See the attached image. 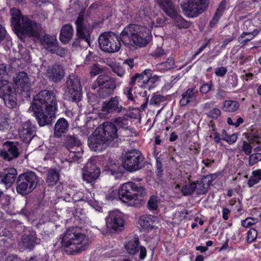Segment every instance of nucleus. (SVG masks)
Wrapping results in <instances>:
<instances>
[{
	"label": "nucleus",
	"mask_w": 261,
	"mask_h": 261,
	"mask_svg": "<svg viewBox=\"0 0 261 261\" xmlns=\"http://www.w3.org/2000/svg\"><path fill=\"white\" fill-rule=\"evenodd\" d=\"M258 33V31L256 30L251 32H243L238 38V41L241 44H244L247 42L250 41L254 36Z\"/></svg>",
	"instance_id": "nucleus-38"
},
{
	"label": "nucleus",
	"mask_w": 261,
	"mask_h": 261,
	"mask_svg": "<svg viewBox=\"0 0 261 261\" xmlns=\"http://www.w3.org/2000/svg\"><path fill=\"white\" fill-rule=\"evenodd\" d=\"M9 123L8 119L5 118L3 121L0 122V130H5L9 128Z\"/></svg>",
	"instance_id": "nucleus-64"
},
{
	"label": "nucleus",
	"mask_w": 261,
	"mask_h": 261,
	"mask_svg": "<svg viewBox=\"0 0 261 261\" xmlns=\"http://www.w3.org/2000/svg\"><path fill=\"white\" fill-rule=\"evenodd\" d=\"M66 94L69 100L78 102L82 99V87L79 78L70 74L66 81Z\"/></svg>",
	"instance_id": "nucleus-11"
},
{
	"label": "nucleus",
	"mask_w": 261,
	"mask_h": 261,
	"mask_svg": "<svg viewBox=\"0 0 261 261\" xmlns=\"http://www.w3.org/2000/svg\"><path fill=\"white\" fill-rule=\"evenodd\" d=\"M39 183V178L36 173L28 171L20 174L17 177L16 191L22 195L31 193Z\"/></svg>",
	"instance_id": "nucleus-5"
},
{
	"label": "nucleus",
	"mask_w": 261,
	"mask_h": 261,
	"mask_svg": "<svg viewBox=\"0 0 261 261\" xmlns=\"http://www.w3.org/2000/svg\"><path fill=\"white\" fill-rule=\"evenodd\" d=\"M118 196V191L115 189H110L106 194V199L109 200H112Z\"/></svg>",
	"instance_id": "nucleus-52"
},
{
	"label": "nucleus",
	"mask_w": 261,
	"mask_h": 261,
	"mask_svg": "<svg viewBox=\"0 0 261 261\" xmlns=\"http://www.w3.org/2000/svg\"><path fill=\"white\" fill-rule=\"evenodd\" d=\"M100 173V169L92 161H89L83 169V179L87 182L91 183L98 177Z\"/></svg>",
	"instance_id": "nucleus-19"
},
{
	"label": "nucleus",
	"mask_w": 261,
	"mask_h": 261,
	"mask_svg": "<svg viewBox=\"0 0 261 261\" xmlns=\"http://www.w3.org/2000/svg\"><path fill=\"white\" fill-rule=\"evenodd\" d=\"M139 238H135L134 240L128 242L125 245V248L128 253L131 255H134L139 250Z\"/></svg>",
	"instance_id": "nucleus-33"
},
{
	"label": "nucleus",
	"mask_w": 261,
	"mask_h": 261,
	"mask_svg": "<svg viewBox=\"0 0 261 261\" xmlns=\"http://www.w3.org/2000/svg\"><path fill=\"white\" fill-rule=\"evenodd\" d=\"M75 24L77 36L90 45V36L93 30L92 24L86 20L84 15L80 13L75 21Z\"/></svg>",
	"instance_id": "nucleus-15"
},
{
	"label": "nucleus",
	"mask_w": 261,
	"mask_h": 261,
	"mask_svg": "<svg viewBox=\"0 0 261 261\" xmlns=\"http://www.w3.org/2000/svg\"><path fill=\"white\" fill-rule=\"evenodd\" d=\"M166 54V51L162 48L158 47L152 53V55L154 57H160Z\"/></svg>",
	"instance_id": "nucleus-62"
},
{
	"label": "nucleus",
	"mask_w": 261,
	"mask_h": 261,
	"mask_svg": "<svg viewBox=\"0 0 261 261\" xmlns=\"http://www.w3.org/2000/svg\"><path fill=\"white\" fill-rule=\"evenodd\" d=\"M226 5V0H222L220 3L218 8H217L215 13L222 15L223 12L225 9Z\"/></svg>",
	"instance_id": "nucleus-57"
},
{
	"label": "nucleus",
	"mask_w": 261,
	"mask_h": 261,
	"mask_svg": "<svg viewBox=\"0 0 261 261\" xmlns=\"http://www.w3.org/2000/svg\"><path fill=\"white\" fill-rule=\"evenodd\" d=\"M158 197L157 196H151L147 202V207L150 210H156L158 208Z\"/></svg>",
	"instance_id": "nucleus-46"
},
{
	"label": "nucleus",
	"mask_w": 261,
	"mask_h": 261,
	"mask_svg": "<svg viewBox=\"0 0 261 261\" xmlns=\"http://www.w3.org/2000/svg\"><path fill=\"white\" fill-rule=\"evenodd\" d=\"M222 15H220L216 13H215L213 19L210 21L209 23V26L211 28H214L216 26V24L218 23L219 19L221 17Z\"/></svg>",
	"instance_id": "nucleus-58"
},
{
	"label": "nucleus",
	"mask_w": 261,
	"mask_h": 261,
	"mask_svg": "<svg viewBox=\"0 0 261 261\" xmlns=\"http://www.w3.org/2000/svg\"><path fill=\"white\" fill-rule=\"evenodd\" d=\"M209 5V0H187L181 5L186 16L193 18L205 11Z\"/></svg>",
	"instance_id": "nucleus-10"
},
{
	"label": "nucleus",
	"mask_w": 261,
	"mask_h": 261,
	"mask_svg": "<svg viewBox=\"0 0 261 261\" xmlns=\"http://www.w3.org/2000/svg\"><path fill=\"white\" fill-rule=\"evenodd\" d=\"M41 44L51 54H56L62 57L67 53V50L59 45L57 38L54 35L45 34L40 39Z\"/></svg>",
	"instance_id": "nucleus-14"
},
{
	"label": "nucleus",
	"mask_w": 261,
	"mask_h": 261,
	"mask_svg": "<svg viewBox=\"0 0 261 261\" xmlns=\"http://www.w3.org/2000/svg\"><path fill=\"white\" fill-rule=\"evenodd\" d=\"M239 103L236 100H226L223 102V110L227 112H234L239 108Z\"/></svg>",
	"instance_id": "nucleus-34"
},
{
	"label": "nucleus",
	"mask_w": 261,
	"mask_h": 261,
	"mask_svg": "<svg viewBox=\"0 0 261 261\" xmlns=\"http://www.w3.org/2000/svg\"><path fill=\"white\" fill-rule=\"evenodd\" d=\"M160 68L164 70H170L175 67V61L173 57H169L167 61L159 64Z\"/></svg>",
	"instance_id": "nucleus-42"
},
{
	"label": "nucleus",
	"mask_w": 261,
	"mask_h": 261,
	"mask_svg": "<svg viewBox=\"0 0 261 261\" xmlns=\"http://www.w3.org/2000/svg\"><path fill=\"white\" fill-rule=\"evenodd\" d=\"M197 188L195 182L186 183L182 187L181 194L184 196L191 195Z\"/></svg>",
	"instance_id": "nucleus-39"
},
{
	"label": "nucleus",
	"mask_w": 261,
	"mask_h": 261,
	"mask_svg": "<svg viewBox=\"0 0 261 261\" xmlns=\"http://www.w3.org/2000/svg\"><path fill=\"white\" fill-rule=\"evenodd\" d=\"M99 47L105 52L113 53L118 51L121 44L118 36L113 32H105L98 38Z\"/></svg>",
	"instance_id": "nucleus-8"
},
{
	"label": "nucleus",
	"mask_w": 261,
	"mask_h": 261,
	"mask_svg": "<svg viewBox=\"0 0 261 261\" xmlns=\"http://www.w3.org/2000/svg\"><path fill=\"white\" fill-rule=\"evenodd\" d=\"M257 231L254 229H250L247 233V241L248 243L253 242L257 238Z\"/></svg>",
	"instance_id": "nucleus-51"
},
{
	"label": "nucleus",
	"mask_w": 261,
	"mask_h": 261,
	"mask_svg": "<svg viewBox=\"0 0 261 261\" xmlns=\"http://www.w3.org/2000/svg\"><path fill=\"white\" fill-rule=\"evenodd\" d=\"M151 31L148 28L131 24L124 28L120 34L121 41L126 46H145L151 40Z\"/></svg>",
	"instance_id": "nucleus-2"
},
{
	"label": "nucleus",
	"mask_w": 261,
	"mask_h": 261,
	"mask_svg": "<svg viewBox=\"0 0 261 261\" xmlns=\"http://www.w3.org/2000/svg\"><path fill=\"white\" fill-rule=\"evenodd\" d=\"M261 160L260 153H254L250 155L249 158V165L250 166H253L259 161Z\"/></svg>",
	"instance_id": "nucleus-49"
},
{
	"label": "nucleus",
	"mask_w": 261,
	"mask_h": 261,
	"mask_svg": "<svg viewBox=\"0 0 261 261\" xmlns=\"http://www.w3.org/2000/svg\"><path fill=\"white\" fill-rule=\"evenodd\" d=\"M12 24L17 36L22 40L27 36L36 35L35 26L36 23L28 16L22 15L20 11L16 9H11Z\"/></svg>",
	"instance_id": "nucleus-4"
},
{
	"label": "nucleus",
	"mask_w": 261,
	"mask_h": 261,
	"mask_svg": "<svg viewBox=\"0 0 261 261\" xmlns=\"http://www.w3.org/2000/svg\"><path fill=\"white\" fill-rule=\"evenodd\" d=\"M12 86V84L7 80H0V98L10 108H14L17 105L16 94Z\"/></svg>",
	"instance_id": "nucleus-12"
},
{
	"label": "nucleus",
	"mask_w": 261,
	"mask_h": 261,
	"mask_svg": "<svg viewBox=\"0 0 261 261\" xmlns=\"http://www.w3.org/2000/svg\"><path fill=\"white\" fill-rule=\"evenodd\" d=\"M88 144L89 147L95 151H102L110 146L97 129L89 137Z\"/></svg>",
	"instance_id": "nucleus-18"
},
{
	"label": "nucleus",
	"mask_w": 261,
	"mask_h": 261,
	"mask_svg": "<svg viewBox=\"0 0 261 261\" xmlns=\"http://www.w3.org/2000/svg\"><path fill=\"white\" fill-rule=\"evenodd\" d=\"M36 135V127L30 121L23 123L19 130V136L21 140L28 143Z\"/></svg>",
	"instance_id": "nucleus-21"
},
{
	"label": "nucleus",
	"mask_w": 261,
	"mask_h": 261,
	"mask_svg": "<svg viewBox=\"0 0 261 261\" xmlns=\"http://www.w3.org/2000/svg\"><path fill=\"white\" fill-rule=\"evenodd\" d=\"M113 71L120 77H122L125 73L124 68L120 66L114 67L113 68Z\"/></svg>",
	"instance_id": "nucleus-56"
},
{
	"label": "nucleus",
	"mask_w": 261,
	"mask_h": 261,
	"mask_svg": "<svg viewBox=\"0 0 261 261\" xmlns=\"http://www.w3.org/2000/svg\"><path fill=\"white\" fill-rule=\"evenodd\" d=\"M221 136L222 140H225L229 144L234 143L237 139V136L236 134H233L229 136L227 134L226 132L224 129L222 130Z\"/></svg>",
	"instance_id": "nucleus-44"
},
{
	"label": "nucleus",
	"mask_w": 261,
	"mask_h": 261,
	"mask_svg": "<svg viewBox=\"0 0 261 261\" xmlns=\"http://www.w3.org/2000/svg\"><path fill=\"white\" fill-rule=\"evenodd\" d=\"M129 118L130 117L128 114H125L123 116L115 118L114 122L120 127L127 128L129 122Z\"/></svg>",
	"instance_id": "nucleus-41"
},
{
	"label": "nucleus",
	"mask_w": 261,
	"mask_h": 261,
	"mask_svg": "<svg viewBox=\"0 0 261 261\" xmlns=\"http://www.w3.org/2000/svg\"><path fill=\"white\" fill-rule=\"evenodd\" d=\"M65 76L64 67L58 64H55L47 68L46 76L55 83L60 82Z\"/></svg>",
	"instance_id": "nucleus-22"
},
{
	"label": "nucleus",
	"mask_w": 261,
	"mask_h": 261,
	"mask_svg": "<svg viewBox=\"0 0 261 261\" xmlns=\"http://www.w3.org/2000/svg\"><path fill=\"white\" fill-rule=\"evenodd\" d=\"M198 90L195 88L188 89L186 92L182 94V98L180 100V105L181 106H185L190 102L195 100L196 94Z\"/></svg>",
	"instance_id": "nucleus-31"
},
{
	"label": "nucleus",
	"mask_w": 261,
	"mask_h": 261,
	"mask_svg": "<svg viewBox=\"0 0 261 261\" xmlns=\"http://www.w3.org/2000/svg\"><path fill=\"white\" fill-rule=\"evenodd\" d=\"M243 150L246 154L248 155L251 153L252 147L246 141H244L243 142Z\"/></svg>",
	"instance_id": "nucleus-60"
},
{
	"label": "nucleus",
	"mask_w": 261,
	"mask_h": 261,
	"mask_svg": "<svg viewBox=\"0 0 261 261\" xmlns=\"http://www.w3.org/2000/svg\"><path fill=\"white\" fill-rule=\"evenodd\" d=\"M107 142L113 147L118 142V130L115 125L109 122H105L96 128Z\"/></svg>",
	"instance_id": "nucleus-13"
},
{
	"label": "nucleus",
	"mask_w": 261,
	"mask_h": 261,
	"mask_svg": "<svg viewBox=\"0 0 261 261\" xmlns=\"http://www.w3.org/2000/svg\"><path fill=\"white\" fill-rule=\"evenodd\" d=\"M166 100V98L160 94H154L150 100V105H159L164 103Z\"/></svg>",
	"instance_id": "nucleus-45"
},
{
	"label": "nucleus",
	"mask_w": 261,
	"mask_h": 261,
	"mask_svg": "<svg viewBox=\"0 0 261 261\" xmlns=\"http://www.w3.org/2000/svg\"><path fill=\"white\" fill-rule=\"evenodd\" d=\"M106 227L108 231L120 230L123 227L124 221L122 214L118 211L109 212L106 218Z\"/></svg>",
	"instance_id": "nucleus-16"
},
{
	"label": "nucleus",
	"mask_w": 261,
	"mask_h": 261,
	"mask_svg": "<svg viewBox=\"0 0 261 261\" xmlns=\"http://www.w3.org/2000/svg\"><path fill=\"white\" fill-rule=\"evenodd\" d=\"M124 93L126 94L128 100L130 101L134 100V97L132 94V87H127L124 90Z\"/></svg>",
	"instance_id": "nucleus-61"
},
{
	"label": "nucleus",
	"mask_w": 261,
	"mask_h": 261,
	"mask_svg": "<svg viewBox=\"0 0 261 261\" xmlns=\"http://www.w3.org/2000/svg\"><path fill=\"white\" fill-rule=\"evenodd\" d=\"M221 114V110L218 108H213L206 113L208 117L214 119H217Z\"/></svg>",
	"instance_id": "nucleus-47"
},
{
	"label": "nucleus",
	"mask_w": 261,
	"mask_h": 261,
	"mask_svg": "<svg viewBox=\"0 0 261 261\" xmlns=\"http://www.w3.org/2000/svg\"><path fill=\"white\" fill-rule=\"evenodd\" d=\"M247 139L250 142H255L257 143H259L261 141V138L256 135H252L251 136L247 137Z\"/></svg>",
	"instance_id": "nucleus-63"
},
{
	"label": "nucleus",
	"mask_w": 261,
	"mask_h": 261,
	"mask_svg": "<svg viewBox=\"0 0 261 261\" xmlns=\"http://www.w3.org/2000/svg\"><path fill=\"white\" fill-rule=\"evenodd\" d=\"M18 155V149L15 143L9 141L4 144L3 149L0 151L1 156L7 161L17 158Z\"/></svg>",
	"instance_id": "nucleus-20"
},
{
	"label": "nucleus",
	"mask_w": 261,
	"mask_h": 261,
	"mask_svg": "<svg viewBox=\"0 0 261 261\" xmlns=\"http://www.w3.org/2000/svg\"><path fill=\"white\" fill-rule=\"evenodd\" d=\"M139 77H141V80L144 85L150 82L152 83L154 82V77H152V72L150 69H146L141 73H139Z\"/></svg>",
	"instance_id": "nucleus-40"
},
{
	"label": "nucleus",
	"mask_w": 261,
	"mask_h": 261,
	"mask_svg": "<svg viewBox=\"0 0 261 261\" xmlns=\"http://www.w3.org/2000/svg\"><path fill=\"white\" fill-rule=\"evenodd\" d=\"M261 180V169L254 170L251 173V176L247 182V185L249 188L258 184Z\"/></svg>",
	"instance_id": "nucleus-36"
},
{
	"label": "nucleus",
	"mask_w": 261,
	"mask_h": 261,
	"mask_svg": "<svg viewBox=\"0 0 261 261\" xmlns=\"http://www.w3.org/2000/svg\"><path fill=\"white\" fill-rule=\"evenodd\" d=\"M213 180L212 175H207L204 176L200 181L196 182L197 188L196 193L198 195L205 194L209 186L211 184Z\"/></svg>",
	"instance_id": "nucleus-27"
},
{
	"label": "nucleus",
	"mask_w": 261,
	"mask_h": 261,
	"mask_svg": "<svg viewBox=\"0 0 261 261\" xmlns=\"http://www.w3.org/2000/svg\"><path fill=\"white\" fill-rule=\"evenodd\" d=\"M80 142L74 137L68 136L67 137L65 145L67 149H72L73 147L80 144Z\"/></svg>",
	"instance_id": "nucleus-43"
},
{
	"label": "nucleus",
	"mask_w": 261,
	"mask_h": 261,
	"mask_svg": "<svg viewBox=\"0 0 261 261\" xmlns=\"http://www.w3.org/2000/svg\"><path fill=\"white\" fill-rule=\"evenodd\" d=\"M156 3L169 16H174L175 10L171 0H155Z\"/></svg>",
	"instance_id": "nucleus-30"
},
{
	"label": "nucleus",
	"mask_w": 261,
	"mask_h": 261,
	"mask_svg": "<svg viewBox=\"0 0 261 261\" xmlns=\"http://www.w3.org/2000/svg\"><path fill=\"white\" fill-rule=\"evenodd\" d=\"M146 195V190L144 187L131 181L123 184L118 190L119 198L123 202L136 199L138 196Z\"/></svg>",
	"instance_id": "nucleus-6"
},
{
	"label": "nucleus",
	"mask_w": 261,
	"mask_h": 261,
	"mask_svg": "<svg viewBox=\"0 0 261 261\" xmlns=\"http://www.w3.org/2000/svg\"><path fill=\"white\" fill-rule=\"evenodd\" d=\"M159 222V220L157 217L150 215L142 216L139 221L140 225L147 230H150L156 227Z\"/></svg>",
	"instance_id": "nucleus-24"
},
{
	"label": "nucleus",
	"mask_w": 261,
	"mask_h": 261,
	"mask_svg": "<svg viewBox=\"0 0 261 261\" xmlns=\"http://www.w3.org/2000/svg\"><path fill=\"white\" fill-rule=\"evenodd\" d=\"M125 108L120 104V98L115 96L106 100L101 103L100 111L105 116H108L115 113H120Z\"/></svg>",
	"instance_id": "nucleus-17"
},
{
	"label": "nucleus",
	"mask_w": 261,
	"mask_h": 261,
	"mask_svg": "<svg viewBox=\"0 0 261 261\" xmlns=\"http://www.w3.org/2000/svg\"><path fill=\"white\" fill-rule=\"evenodd\" d=\"M73 34V29L71 25H64L60 31V40L63 43H67L72 38Z\"/></svg>",
	"instance_id": "nucleus-29"
},
{
	"label": "nucleus",
	"mask_w": 261,
	"mask_h": 261,
	"mask_svg": "<svg viewBox=\"0 0 261 261\" xmlns=\"http://www.w3.org/2000/svg\"><path fill=\"white\" fill-rule=\"evenodd\" d=\"M30 109H32L40 126L51 123L57 110V100L55 93L50 90L41 91L33 98Z\"/></svg>",
	"instance_id": "nucleus-1"
},
{
	"label": "nucleus",
	"mask_w": 261,
	"mask_h": 261,
	"mask_svg": "<svg viewBox=\"0 0 261 261\" xmlns=\"http://www.w3.org/2000/svg\"><path fill=\"white\" fill-rule=\"evenodd\" d=\"M227 68L225 67H217L215 69V74L219 76H223L227 72Z\"/></svg>",
	"instance_id": "nucleus-59"
},
{
	"label": "nucleus",
	"mask_w": 261,
	"mask_h": 261,
	"mask_svg": "<svg viewBox=\"0 0 261 261\" xmlns=\"http://www.w3.org/2000/svg\"><path fill=\"white\" fill-rule=\"evenodd\" d=\"M109 170L113 175L122 173V169L118 164L114 163L109 166Z\"/></svg>",
	"instance_id": "nucleus-50"
},
{
	"label": "nucleus",
	"mask_w": 261,
	"mask_h": 261,
	"mask_svg": "<svg viewBox=\"0 0 261 261\" xmlns=\"http://www.w3.org/2000/svg\"><path fill=\"white\" fill-rule=\"evenodd\" d=\"M95 86L98 88L97 94L101 98H105L111 94L116 88V82L107 74L98 76L95 82Z\"/></svg>",
	"instance_id": "nucleus-9"
},
{
	"label": "nucleus",
	"mask_w": 261,
	"mask_h": 261,
	"mask_svg": "<svg viewBox=\"0 0 261 261\" xmlns=\"http://www.w3.org/2000/svg\"><path fill=\"white\" fill-rule=\"evenodd\" d=\"M104 70V68H101L98 64H95L92 67L91 69L90 74L92 76H95L97 74L102 73Z\"/></svg>",
	"instance_id": "nucleus-48"
},
{
	"label": "nucleus",
	"mask_w": 261,
	"mask_h": 261,
	"mask_svg": "<svg viewBox=\"0 0 261 261\" xmlns=\"http://www.w3.org/2000/svg\"><path fill=\"white\" fill-rule=\"evenodd\" d=\"M89 243L88 237L82 233L81 230L77 227L68 229L62 239V246L71 253L84 250Z\"/></svg>",
	"instance_id": "nucleus-3"
},
{
	"label": "nucleus",
	"mask_w": 261,
	"mask_h": 261,
	"mask_svg": "<svg viewBox=\"0 0 261 261\" xmlns=\"http://www.w3.org/2000/svg\"><path fill=\"white\" fill-rule=\"evenodd\" d=\"M212 86V82L210 81L209 83L203 84L200 88L199 91L202 94H206L209 92Z\"/></svg>",
	"instance_id": "nucleus-54"
},
{
	"label": "nucleus",
	"mask_w": 261,
	"mask_h": 261,
	"mask_svg": "<svg viewBox=\"0 0 261 261\" xmlns=\"http://www.w3.org/2000/svg\"><path fill=\"white\" fill-rule=\"evenodd\" d=\"M15 83L19 85L22 91H29L31 87V82L29 77L25 72H19L15 79Z\"/></svg>",
	"instance_id": "nucleus-26"
},
{
	"label": "nucleus",
	"mask_w": 261,
	"mask_h": 261,
	"mask_svg": "<svg viewBox=\"0 0 261 261\" xmlns=\"http://www.w3.org/2000/svg\"><path fill=\"white\" fill-rule=\"evenodd\" d=\"M68 128V123L63 118H60L56 123L54 127V136L56 138H60L65 134Z\"/></svg>",
	"instance_id": "nucleus-28"
},
{
	"label": "nucleus",
	"mask_w": 261,
	"mask_h": 261,
	"mask_svg": "<svg viewBox=\"0 0 261 261\" xmlns=\"http://www.w3.org/2000/svg\"><path fill=\"white\" fill-rule=\"evenodd\" d=\"M59 179V174L57 171L54 169L48 170L46 175V182L49 186L55 185Z\"/></svg>",
	"instance_id": "nucleus-35"
},
{
	"label": "nucleus",
	"mask_w": 261,
	"mask_h": 261,
	"mask_svg": "<svg viewBox=\"0 0 261 261\" xmlns=\"http://www.w3.org/2000/svg\"><path fill=\"white\" fill-rule=\"evenodd\" d=\"M256 223V220L251 218H247L242 221V225L245 227H249Z\"/></svg>",
	"instance_id": "nucleus-55"
},
{
	"label": "nucleus",
	"mask_w": 261,
	"mask_h": 261,
	"mask_svg": "<svg viewBox=\"0 0 261 261\" xmlns=\"http://www.w3.org/2000/svg\"><path fill=\"white\" fill-rule=\"evenodd\" d=\"M67 149L69 152V157L72 160V161H75L82 157L83 150L81 144H79L77 146L73 147L72 149Z\"/></svg>",
	"instance_id": "nucleus-37"
},
{
	"label": "nucleus",
	"mask_w": 261,
	"mask_h": 261,
	"mask_svg": "<svg viewBox=\"0 0 261 261\" xmlns=\"http://www.w3.org/2000/svg\"><path fill=\"white\" fill-rule=\"evenodd\" d=\"M38 239L32 234L23 235L21 237V241L18 243L20 249H33L36 244H38Z\"/></svg>",
	"instance_id": "nucleus-25"
},
{
	"label": "nucleus",
	"mask_w": 261,
	"mask_h": 261,
	"mask_svg": "<svg viewBox=\"0 0 261 261\" xmlns=\"http://www.w3.org/2000/svg\"><path fill=\"white\" fill-rule=\"evenodd\" d=\"M143 161L144 157L138 150H129L124 155L122 165L126 171L133 172L143 167Z\"/></svg>",
	"instance_id": "nucleus-7"
},
{
	"label": "nucleus",
	"mask_w": 261,
	"mask_h": 261,
	"mask_svg": "<svg viewBox=\"0 0 261 261\" xmlns=\"http://www.w3.org/2000/svg\"><path fill=\"white\" fill-rule=\"evenodd\" d=\"M17 174V170L14 168L4 169L0 173V183L4 184L6 189L10 188L15 180Z\"/></svg>",
	"instance_id": "nucleus-23"
},
{
	"label": "nucleus",
	"mask_w": 261,
	"mask_h": 261,
	"mask_svg": "<svg viewBox=\"0 0 261 261\" xmlns=\"http://www.w3.org/2000/svg\"><path fill=\"white\" fill-rule=\"evenodd\" d=\"M211 127L212 130L214 132L213 133V139L216 143H219L220 142V140L222 138L220 137V134L218 132L215 130V125L213 123H211ZM210 138L213 137V135L211 134L210 136Z\"/></svg>",
	"instance_id": "nucleus-53"
},
{
	"label": "nucleus",
	"mask_w": 261,
	"mask_h": 261,
	"mask_svg": "<svg viewBox=\"0 0 261 261\" xmlns=\"http://www.w3.org/2000/svg\"><path fill=\"white\" fill-rule=\"evenodd\" d=\"M170 17L174 19L175 26L179 29H188L191 26V22L178 15L176 11L174 12V16Z\"/></svg>",
	"instance_id": "nucleus-32"
}]
</instances>
